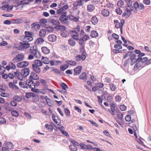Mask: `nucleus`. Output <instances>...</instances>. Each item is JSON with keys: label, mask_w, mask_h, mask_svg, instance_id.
Returning <instances> with one entry per match:
<instances>
[{"label": "nucleus", "mask_w": 151, "mask_h": 151, "mask_svg": "<svg viewBox=\"0 0 151 151\" xmlns=\"http://www.w3.org/2000/svg\"><path fill=\"white\" fill-rule=\"evenodd\" d=\"M15 77L18 79L19 80H22L23 79V77L22 74L21 72L20 73L19 71L17 70L14 72Z\"/></svg>", "instance_id": "obj_9"}, {"label": "nucleus", "mask_w": 151, "mask_h": 151, "mask_svg": "<svg viewBox=\"0 0 151 151\" xmlns=\"http://www.w3.org/2000/svg\"><path fill=\"white\" fill-rule=\"evenodd\" d=\"M115 11L117 14L119 15H121L122 12V10L119 8H117L116 10Z\"/></svg>", "instance_id": "obj_61"}, {"label": "nucleus", "mask_w": 151, "mask_h": 151, "mask_svg": "<svg viewBox=\"0 0 151 151\" xmlns=\"http://www.w3.org/2000/svg\"><path fill=\"white\" fill-rule=\"evenodd\" d=\"M131 14V12H130L129 9H126L125 12L122 14V16L127 18L130 16Z\"/></svg>", "instance_id": "obj_19"}, {"label": "nucleus", "mask_w": 151, "mask_h": 151, "mask_svg": "<svg viewBox=\"0 0 151 151\" xmlns=\"http://www.w3.org/2000/svg\"><path fill=\"white\" fill-rule=\"evenodd\" d=\"M101 14L103 16L107 17L109 15V12L108 10L104 9L102 10Z\"/></svg>", "instance_id": "obj_28"}, {"label": "nucleus", "mask_w": 151, "mask_h": 151, "mask_svg": "<svg viewBox=\"0 0 151 151\" xmlns=\"http://www.w3.org/2000/svg\"><path fill=\"white\" fill-rule=\"evenodd\" d=\"M125 120L126 121L128 122L130 121L131 119V117L130 115H128L126 116L125 118Z\"/></svg>", "instance_id": "obj_64"}, {"label": "nucleus", "mask_w": 151, "mask_h": 151, "mask_svg": "<svg viewBox=\"0 0 151 151\" xmlns=\"http://www.w3.org/2000/svg\"><path fill=\"white\" fill-rule=\"evenodd\" d=\"M34 65H36L38 66H40L42 65V63L40 60H36L34 61Z\"/></svg>", "instance_id": "obj_35"}, {"label": "nucleus", "mask_w": 151, "mask_h": 151, "mask_svg": "<svg viewBox=\"0 0 151 151\" xmlns=\"http://www.w3.org/2000/svg\"><path fill=\"white\" fill-rule=\"evenodd\" d=\"M109 85L111 91H114L116 90V87L114 84L111 83Z\"/></svg>", "instance_id": "obj_55"}, {"label": "nucleus", "mask_w": 151, "mask_h": 151, "mask_svg": "<svg viewBox=\"0 0 151 151\" xmlns=\"http://www.w3.org/2000/svg\"><path fill=\"white\" fill-rule=\"evenodd\" d=\"M42 60H43L42 62H43L45 64H48L49 63V60L47 58H45L42 57Z\"/></svg>", "instance_id": "obj_48"}, {"label": "nucleus", "mask_w": 151, "mask_h": 151, "mask_svg": "<svg viewBox=\"0 0 151 151\" xmlns=\"http://www.w3.org/2000/svg\"><path fill=\"white\" fill-rule=\"evenodd\" d=\"M60 34L62 36L65 37H67L69 35L68 32L65 30H61L60 31Z\"/></svg>", "instance_id": "obj_26"}, {"label": "nucleus", "mask_w": 151, "mask_h": 151, "mask_svg": "<svg viewBox=\"0 0 151 151\" xmlns=\"http://www.w3.org/2000/svg\"><path fill=\"white\" fill-rule=\"evenodd\" d=\"M11 113L13 116L15 117H17L19 116V112L16 110H12L11 111Z\"/></svg>", "instance_id": "obj_47"}, {"label": "nucleus", "mask_w": 151, "mask_h": 151, "mask_svg": "<svg viewBox=\"0 0 151 151\" xmlns=\"http://www.w3.org/2000/svg\"><path fill=\"white\" fill-rule=\"evenodd\" d=\"M136 55L135 54H133L130 56V65L131 66L133 65L135 63L137 62V58H136Z\"/></svg>", "instance_id": "obj_6"}, {"label": "nucleus", "mask_w": 151, "mask_h": 151, "mask_svg": "<svg viewBox=\"0 0 151 151\" xmlns=\"http://www.w3.org/2000/svg\"><path fill=\"white\" fill-rule=\"evenodd\" d=\"M45 127L50 132H52L53 130L52 127L51 125L48 124H46Z\"/></svg>", "instance_id": "obj_43"}, {"label": "nucleus", "mask_w": 151, "mask_h": 151, "mask_svg": "<svg viewBox=\"0 0 151 151\" xmlns=\"http://www.w3.org/2000/svg\"><path fill=\"white\" fill-rule=\"evenodd\" d=\"M46 34L45 30L44 29H41L39 32V35L41 37H44Z\"/></svg>", "instance_id": "obj_34"}, {"label": "nucleus", "mask_w": 151, "mask_h": 151, "mask_svg": "<svg viewBox=\"0 0 151 151\" xmlns=\"http://www.w3.org/2000/svg\"><path fill=\"white\" fill-rule=\"evenodd\" d=\"M29 64V63L27 61H22L17 63V66L20 68H22L27 66Z\"/></svg>", "instance_id": "obj_10"}, {"label": "nucleus", "mask_w": 151, "mask_h": 151, "mask_svg": "<svg viewBox=\"0 0 151 151\" xmlns=\"http://www.w3.org/2000/svg\"><path fill=\"white\" fill-rule=\"evenodd\" d=\"M84 0H79L75 1L73 4V6L75 7L81 6L83 4Z\"/></svg>", "instance_id": "obj_15"}, {"label": "nucleus", "mask_w": 151, "mask_h": 151, "mask_svg": "<svg viewBox=\"0 0 151 151\" xmlns=\"http://www.w3.org/2000/svg\"><path fill=\"white\" fill-rule=\"evenodd\" d=\"M37 47L36 46H33L31 47L30 51L31 53L34 54L37 51Z\"/></svg>", "instance_id": "obj_30"}, {"label": "nucleus", "mask_w": 151, "mask_h": 151, "mask_svg": "<svg viewBox=\"0 0 151 151\" xmlns=\"http://www.w3.org/2000/svg\"><path fill=\"white\" fill-rule=\"evenodd\" d=\"M60 85L63 88V89L64 90H66V88H68V86L64 83H62L60 84Z\"/></svg>", "instance_id": "obj_52"}, {"label": "nucleus", "mask_w": 151, "mask_h": 151, "mask_svg": "<svg viewBox=\"0 0 151 151\" xmlns=\"http://www.w3.org/2000/svg\"><path fill=\"white\" fill-rule=\"evenodd\" d=\"M120 109L122 111H124L126 110L127 107L124 105H121L119 106Z\"/></svg>", "instance_id": "obj_63"}, {"label": "nucleus", "mask_w": 151, "mask_h": 151, "mask_svg": "<svg viewBox=\"0 0 151 151\" xmlns=\"http://www.w3.org/2000/svg\"><path fill=\"white\" fill-rule=\"evenodd\" d=\"M32 68L33 70L37 73H39L40 72V69L39 66L36 65H34V64L32 65Z\"/></svg>", "instance_id": "obj_21"}, {"label": "nucleus", "mask_w": 151, "mask_h": 151, "mask_svg": "<svg viewBox=\"0 0 151 151\" xmlns=\"http://www.w3.org/2000/svg\"><path fill=\"white\" fill-rule=\"evenodd\" d=\"M66 14H63L61 15L59 17V19L60 22L64 24H68L69 22L68 21V17L66 16Z\"/></svg>", "instance_id": "obj_3"}, {"label": "nucleus", "mask_w": 151, "mask_h": 151, "mask_svg": "<svg viewBox=\"0 0 151 151\" xmlns=\"http://www.w3.org/2000/svg\"><path fill=\"white\" fill-rule=\"evenodd\" d=\"M130 62V58L129 57V58L127 59L125 61L124 66V67H126L129 65Z\"/></svg>", "instance_id": "obj_53"}, {"label": "nucleus", "mask_w": 151, "mask_h": 151, "mask_svg": "<svg viewBox=\"0 0 151 151\" xmlns=\"http://www.w3.org/2000/svg\"><path fill=\"white\" fill-rule=\"evenodd\" d=\"M5 146L9 150L13 148L14 147L13 144L9 142H6L5 143Z\"/></svg>", "instance_id": "obj_24"}, {"label": "nucleus", "mask_w": 151, "mask_h": 151, "mask_svg": "<svg viewBox=\"0 0 151 151\" xmlns=\"http://www.w3.org/2000/svg\"><path fill=\"white\" fill-rule=\"evenodd\" d=\"M28 80H27L26 81V83H24L23 84V86L21 88H26V89H28L29 88H30V85L29 84V85L28 84V83H27V81Z\"/></svg>", "instance_id": "obj_39"}, {"label": "nucleus", "mask_w": 151, "mask_h": 151, "mask_svg": "<svg viewBox=\"0 0 151 151\" xmlns=\"http://www.w3.org/2000/svg\"><path fill=\"white\" fill-rule=\"evenodd\" d=\"M25 35L26 40H28L29 41H31L33 40L32 33L31 32L25 31Z\"/></svg>", "instance_id": "obj_5"}, {"label": "nucleus", "mask_w": 151, "mask_h": 151, "mask_svg": "<svg viewBox=\"0 0 151 151\" xmlns=\"http://www.w3.org/2000/svg\"><path fill=\"white\" fill-rule=\"evenodd\" d=\"M21 73L23 78L27 77L29 74V69L28 68L23 69L21 70Z\"/></svg>", "instance_id": "obj_7"}, {"label": "nucleus", "mask_w": 151, "mask_h": 151, "mask_svg": "<svg viewBox=\"0 0 151 151\" xmlns=\"http://www.w3.org/2000/svg\"><path fill=\"white\" fill-rule=\"evenodd\" d=\"M4 23L6 25H10L12 24V19L11 20H4Z\"/></svg>", "instance_id": "obj_50"}, {"label": "nucleus", "mask_w": 151, "mask_h": 151, "mask_svg": "<svg viewBox=\"0 0 151 151\" xmlns=\"http://www.w3.org/2000/svg\"><path fill=\"white\" fill-rule=\"evenodd\" d=\"M68 16V19H69L70 20H72L73 21L77 22L78 20V19L76 18L72 15H69Z\"/></svg>", "instance_id": "obj_37"}, {"label": "nucleus", "mask_w": 151, "mask_h": 151, "mask_svg": "<svg viewBox=\"0 0 151 151\" xmlns=\"http://www.w3.org/2000/svg\"><path fill=\"white\" fill-rule=\"evenodd\" d=\"M46 29L47 31L51 32L53 31L54 28L52 27L49 26L46 27Z\"/></svg>", "instance_id": "obj_62"}, {"label": "nucleus", "mask_w": 151, "mask_h": 151, "mask_svg": "<svg viewBox=\"0 0 151 151\" xmlns=\"http://www.w3.org/2000/svg\"><path fill=\"white\" fill-rule=\"evenodd\" d=\"M58 13H61V14H66V12L63 10L62 8L58 9Z\"/></svg>", "instance_id": "obj_60"}, {"label": "nucleus", "mask_w": 151, "mask_h": 151, "mask_svg": "<svg viewBox=\"0 0 151 151\" xmlns=\"http://www.w3.org/2000/svg\"><path fill=\"white\" fill-rule=\"evenodd\" d=\"M48 39L50 42H55L56 40L57 37L54 35L51 34L48 36Z\"/></svg>", "instance_id": "obj_16"}, {"label": "nucleus", "mask_w": 151, "mask_h": 151, "mask_svg": "<svg viewBox=\"0 0 151 151\" xmlns=\"http://www.w3.org/2000/svg\"><path fill=\"white\" fill-rule=\"evenodd\" d=\"M27 83L29 85L30 83V88H35V86H39L40 84V82L38 81H36L35 83H34L32 80H29L27 81Z\"/></svg>", "instance_id": "obj_4"}, {"label": "nucleus", "mask_w": 151, "mask_h": 151, "mask_svg": "<svg viewBox=\"0 0 151 151\" xmlns=\"http://www.w3.org/2000/svg\"><path fill=\"white\" fill-rule=\"evenodd\" d=\"M125 1L127 2V5L128 7H130L132 6L133 3L132 0H125Z\"/></svg>", "instance_id": "obj_49"}, {"label": "nucleus", "mask_w": 151, "mask_h": 151, "mask_svg": "<svg viewBox=\"0 0 151 151\" xmlns=\"http://www.w3.org/2000/svg\"><path fill=\"white\" fill-rule=\"evenodd\" d=\"M69 148L72 151H76L77 150V147L76 145H71L69 146Z\"/></svg>", "instance_id": "obj_44"}, {"label": "nucleus", "mask_w": 151, "mask_h": 151, "mask_svg": "<svg viewBox=\"0 0 151 151\" xmlns=\"http://www.w3.org/2000/svg\"><path fill=\"white\" fill-rule=\"evenodd\" d=\"M5 70V68L4 66H0V74H3Z\"/></svg>", "instance_id": "obj_54"}, {"label": "nucleus", "mask_w": 151, "mask_h": 151, "mask_svg": "<svg viewBox=\"0 0 151 151\" xmlns=\"http://www.w3.org/2000/svg\"><path fill=\"white\" fill-rule=\"evenodd\" d=\"M117 4L119 7H122L124 5V2L122 0H119L117 2Z\"/></svg>", "instance_id": "obj_38"}, {"label": "nucleus", "mask_w": 151, "mask_h": 151, "mask_svg": "<svg viewBox=\"0 0 151 151\" xmlns=\"http://www.w3.org/2000/svg\"><path fill=\"white\" fill-rule=\"evenodd\" d=\"M137 59L138 60L140 63L144 65V66H145V64H146L147 63H145L148 60V58L147 57H144L143 58H138Z\"/></svg>", "instance_id": "obj_17"}, {"label": "nucleus", "mask_w": 151, "mask_h": 151, "mask_svg": "<svg viewBox=\"0 0 151 151\" xmlns=\"http://www.w3.org/2000/svg\"><path fill=\"white\" fill-rule=\"evenodd\" d=\"M33 55L37 58H40L41 57L40 53L37 50Z\"/></svg>", "instance_id": "obj_56"}, {"label": "nucleus", "mask_w": 151, "mask_h": 151, "mask_svg": "<svg viewBox=\"0 0 151 151\" xmlns=\"http://www.w3.org/2000/svg\"><path fill=\"white\" fill-rule=\"evenodd\" d=\"M60 47L62 50H67L68 49V46L65 44L61 45L60 46Z\"/></svg>", "instance_id": "obj_58"}, {"label": "nucleus", "mask_w": 151, "mask_h": 151, "mask_svg": "<svg viewBox=\"0 0 151 151\" xmlns=\"http://www.w3.org/2000/svg\"><path fill=\"white\" fill-rule=\"evenodd\" d=\"M54 28L58 30H65L66 28L63 25H61L60 24L57 26H55Z\"/></svg>", "instance_id": "obj_29"}, {"label": "nucleus", "mask_w": 151, "mask_h": 151, "mask_svg": "<svg viewBox=\"0 0 151 151\" xmlns=\"http://www.w3.org/2000/svg\"><path fill=\"white\" fill-rule=\"evenodd\" d=\"M44 42V40L42 37L38 38L36 41V43L38 44H41Z\"/></svg>", "instance_id": "obj_42"}, {"label": "nucleus", "mask_w": 151, "mask_h": 151, "mask_svg": "<svg viewBox=\"0 0 151 151\" xmlns=\"http://www.w3.org/2000/svg\"><path fill=\"white\" fill-rule=\"evenodd\" d=\"M90 36L92 37H98V34L96 31H92L91 32Z\"/></svg>", "instance_id": "obj_36"}, {"label": "nucleus", "mask_w": 151, "mask_h": 151, "mask_svg": "<svg viewBox=\"0 0 151 151\" xmlns=\"http://www.w3.org/2000/svg\"><path fill=\"white\" fill-rule=\"evenodd\" d=\"M87 9L88 11L92 12L94 9L95 6L92 4L88 5L87 6Z\"/></svg>", "instance_id": "obj_32"}, {"label": "nucleus", "mask_w": 151, "mask_h": 151, "mask_svg": "<svg viewBox=\"0 0 151 151\" xmlns=\"http://www.w3.org/2000/svg\"><path fill=\"white\" fill-rule=\"evenodd\" d=\"M123 115L122 113H119L117 114V117L118 119L122 120L123 119Z\"/></svg>", "instance_id": "obj_59"}, {"label": "nucleus", "mask_w": 151, "mask_h": 151, "mask_svg": "<svg viewBox=\"0 0 151 151\" xmlns=\"http://www.w3.org/2000/svg\"><path fill=\"white\" fill-rule=\"evenodd\" d=\"M30 44L28 42H19V46L17 47V49L21 50H24L30 47Z\"/></svg>", "instance_id": "obj_1"}, {"label": "nucleus", "mask_w": 151, "mask_h": 151, "mask_svg": "<svg viewBox=\"0 0 151 151\" xmlns=\"http://www.w3.org/2000/svg\"><path fill=\"white\" fill-rule=\"evenodd\" d=\"M23 22V20L19 18L12 19V24H20L22 23Z\"/></svg>", "instance_id": "obj_18"}, {"label": "nucleus", "mask_w": 151, "mask_h": 151, "mask_svg": "<svg viewBox=\"0 0 151 151\" xmlns=\"http://www.w3.org/2000/svg\"><path fill=\"white\" fill-rule=\"evenodd\" d=\"M133 52L132 51H130L128 52L127 53L125 54L124 56L123 57L124 59H125L126 58L129 56H130L132 55Z\"/></svg>", "instance_id": "obj_41"}, {"label": "nucleus", "mask_w": 151, "mask_h": 151, "mask_svg": "<svg viewBox=\"0 0 151 151\" xmlns=\"http://www.w3.org/2000/svg\"><path fill=\"white\" fill-rule=\"evenodd\" d=\"M137 59V62H136L134 68V70H137L140 67L142 68L144 66V65L142 64Z\"/></svg>", "instance_id": "obj_11"}, {"label": "nucleus", "mask_w": 151, "mask_h": 151, "mask_svg": "<svg viewBox=\"0 0 151 151\" xmlns=\"http://www.w3.org/2000/svg\"><path fill=\"white\" fill-rule=\"evenodd\" d=\"M114 22L115 27L117 29L119 28L121 29L120 24V23L117 20H115Z\"/></svg>", "instance_id": "obj_46"}, {"label": "nucleus", "mask_w": 151, "mask_h": 151, "mask_svg": "<svg viewBox=\"0 0 151 151\" xmlns=\"http://www.w3.org/2000/svg\"><path fill=\"white\" fill-rule=\"evenodd\" d=\"M50 22L53 25H55V26H57L60 24L59 21L56 19H50Z\"/></svg>", "instance_id": "obj_14"}, {"label": "nucleus", "mask_w": 151, "mask_h": 151, "mask_svg": "<svg viewBox=\"0 0 151 151\" xmlns=\"http://www.w3.org/2000/svg\"><path fill=\"white\" fill-rule=\"evenodd\" d=\"M24 55L23 54H19L13 58L12 61L14 63L20 62L24 60Z\"/></svg>", "instance_id": "obj_2"}, {"label": "nucleus", "mask_w": 151, "mask_h": 151, "mask_svg": "<svg viewBox=\"0 0 151 151\" xmlns=\"http://www.w3.org/2000/svg\"><path fill=\"white\" fill-rule=\"evenodd\" d=\"M72 37L74 39L76 40H79V33L76 32L75 31H72L71 32Z\"/></svg>", "instance_id": "obj_20"}, {"label": "nucleus", "mask_w": 151, "mask_h": 151, "mask_svg": "<svg viewBox=\"0 0 151 151\" xmlns=\"http://www.w3.org/2000/svg\"><path fill=\"white\" fill-rule=\"evenodd\" d=\"M42 52L45 54H48L50 52V50L47 47H42Z\"/></svg>", "instance_id": "obj_31"}, {"label": "nucleus", "mask_w": 151, "mask_h": 151, "mask_svg": "<svg viewBox=\"0 0 151 151\" xmlns=\"http://www.w3.org/2000/svg\"><path fill=\"white\" fill-rule=\"evenodd\" d=\"M29 80H37L39 79L38 76L34 72H32L29 76Z\"/></svg>", "instance_id": "obj_8"}, {"label": "nucleus", "mask_w": 151, "mask_h": 151, "mask_svg": "<svg viewBox=\"0 0 151 151\" xmlns=\"http://www.w3.org/2000/svg\"><path fill=\"white\" fill-rule=\"evenodd\" d=\"M29 3V2H26L23 3L22 0H18L17 2V4L15 5L14 6L15 7H17L21 5L22 4V7H23L25 5H27Z\"/></svg>", "instance_id": "obj_13"}, {"label": "nucleus", "mask_w": 151, "mask_h": 151, "mask_svg": "<svg viewBox=\"0 0 151 151\" xmlns=\"http://www.w3.org/2000/svg\"><path fill=\"white\" fill-rule=\"evenodd\" d=\"M82 69V67L81 66H79L75 68L74 70L75 73L74 74V75H77L79 74L81 72Z\"/></svg>", "instance_id": "obj_12"}, {"label": "nucleus", "mask_w": 151, "mask_h": 151, "mask_svg": "<svg viewBox=\"0 0 151 151\" xmlns=\"http://www.w3.org/2000/svg\"><path fill=\"white\" fill-rule=\"evenodd\" d=\"M89 36L87 35H84L83 37H81L80 39L84 41L86 40L89 38Z\"/></svg>", "instance_id": "obj_57"}, {"label": "nucleus", "mask_w": 151, "mask_h": 151, "mask_svg": "<svg viewBox=\"0 0 151 151\" xmlns=\"http://www.w3.org/2000/svg\"><path fill=\"white\" fill-rule=\"evenodd\" d=\"M98 20L96 16H94L92 17L91 19V22L94 25L97 24L98 22Z\"/></svg>", "instance_id": "obj_25"}, {"label": "nucleus", "mask_w": 151, "mask_h": 151, "mask_svg": "<svg viewBox=\"0 0 151 151\" xmlns=\"http://www.w3.org/2000/svg\"><path fill=\"white\" fill-rule=\"evenodd\" d=\"M74 40L73 38H70L68 40V42L69 44L71 46H74L76 44V42Z\"/></svg>", "instance_id": "obj_27"}, {"label": "nucleus", "mask_w": 151, "mask_h": 151, "mask_svg": "<svg viewBox=\"0 0 151 151\" xmlns=\"http://www.w3.org/2000/svg\"><path fill=\"white\" fill-rule=\"evenodd\" d=\"M47 103L48 105L51 107H53L54 105L53 104V101H51L50 99L47 98V99H46Z\"/></svg>", "instance_id": "obj_40"}, {"label": "nucleus", "mask_w": 151, "mask_h": 151, "mask_svg": "<svg viewBox=\"0 0 151 151\" xmlns=\"http://www.w3.org/2000/svg\"><path fill=\"white\" fill-rule=\"evenodd\" d=\"M87 76L86 73L85 72H83L81 73L79 76L80 79L84 81H86L87 80Z\"/></svg>", "instance_id": "obj_23"}, {"label": "nucleus", "mask_w": 151, "mask_h": 151, "mask_svg": "<svg viewBox=\"0 0 151 151\" xmlns=\"http://www.w3.org/2000/svg\"><path fill=\"white\" fill-rule=\"evenodd\" d=\"M65 62L67 64L72 66L75 65L76 64V62L75 61L73 60H66Z\"/></svg>", "instance_id": "obj_33"}, {"label": "nucleus", "mask_w": 151, "mask_h": 151, "mask_svg": "<svg viewBox=\"0 0 151 151\" xmlns=\"http://www.w3.org/2000/svg\"><path fill=\"white\" fill-rule=\"evenodd\" d=\"M52 71H54L55 73L57 75H61V72L58 69L54 68L52 69Z\"/></svg>", "instance_id": "obj_45"}, {"label": "nucleus", "mask_w": 151, "mask_h": 151, "mask_svg": "<svg viewBox=\"0 0 151 151\" xmlns=\"http://www.w3.org/2000/svg\"><path fill=\"white\" fill-rule=\"evenodd\" d=\"M69 66L67 64H65L63 65H62L60 67V69L61 70L64 71Z\"/></svg>", "instance_id": "obj_51"}, {"label": "nucleus", "mask_w": 151, "mask_h": 151, "mask_svg": "<svg viewBox=\"0 0 151 151\" xmlns=\"http://www.w3.org/2000/svg\"><path fill=\"white\" fill-rule=\"evenodd\" d=\"M9 87L12 89H15L17 90H19V87L13 83L12 82L9 83Z\"/></svg>", "instance_id": "obj_22"}]
</instances>
